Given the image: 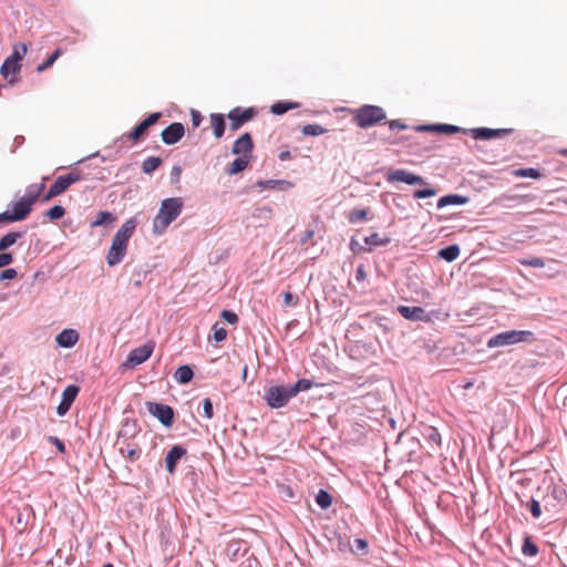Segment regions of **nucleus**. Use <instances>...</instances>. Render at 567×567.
I'll list each match as a JSON object with an SVG mask.
<instances>
[{
    "instance_id": "f257e3e1",
    "label": "nucleus",
    "mask_w": 567,
    "mask_h": 567,
    "mask_svg": "<svg viewBox=\"0 0 567 567\" xmlns=\"http://www.w3.org/2000/svg\"><path fill=\"white\" fill-rule=\"evenodd\" d=\"M537 493L549 519L555 518L567 506V488L563 483H544L537 488Z\"/></svg>"
},
{
    "instance_id": "f03ea898",
    "label": "nucleus",
    "mask_w": 567,
    "mask_h": 567,
    "mask_svg": "<svg viewBox=\"0 0 567 567\" xmlns=\"http://www.w3.org/2000/svg\"><path fill=\"white\" fill-rule=\"evenodd\" d=\"M184 200L182 197L165 198L153 220V233L162 235L167 227L182 214Z\"/></svg>"
},
{
    "instance_id": "7ed1b4c3",
    "label": "nucleus",
    "mask_w": 567,
    "mask_h": 567,
    "mask_svg": "<svg viewBox=\"0 0 567 567\" xmlns=\"http://www.w3.org/2000/svg\"><path fill=\"white\" fill-rule=\"evenodd\" d=\"M385 118V111L381 106L371 104H365L359 107L353 116V121L361 128L377 125L383 122Z\"/></svg>"
},
{
    "instance_id": "20e7f679",
    "label": "nucleus",
    "mask_w": 567,
    "mask_h": 567,
    "mask_svg": "<svg viewBox=\"0 0 567 567\" xmlns=\"http://www.w3.org/2000/svg\"><path fill=\"white\" fill-rule=\"evenodd\" d=\"M534 333L528 330H507L492 337L487 341L488 348L511 346L518 342L532 341Z\"/></svg>"
},
{
    "instance_id": "39448f33",
    "label": "nucleus",
    "mask_w": 567,
    "mask_h": 567,
    "mask_svg": "<svg viewBox=\"0 0 567 567\" xmlns=\"http://www.w3.org/2000/svg\"><path fill=\"white\" fill-rule=\"evenodd\" d=\"M292 398L293 394L291 392L290 384L269 386L266 389L264 395V400L271 409L284 408Z\"/></svg>"
},
{
    "instance_id": "423d86ee",
    "label": "nucleus",
    "mask_w": 567,
    "mask_h": 567,
    "mask_svg": "<svg viewBox=\"0 0 567 567\" xmlns=\"http://www.w3.org/2000/svg\"><path fill=\"white\" fill-rule=\"evenodd\" d=\"M11 210L0 213V224H11L24 220L31 213L32 206L23 197L11 203Z\"/></svg>"
},
{
    "instance_id": "0eeeda50",
    "label": "nucleus",
    "mask_w": 567,
    "mask_h": 567,
    "mask_svg": "<svg viewBox=\"0 0 567 567\" xmlns=\"http://www.w3.org/2000/svg\"><path fill=\"white\" fill-rule=\"evenodd\" d=\"M398 312L406 320L422 321L426 323L437 319L440 313L437 310L426 312L422 307L410 306H399Z\"/></svg>"
},
{
    "instance_id": "6e6552de",
    "label": "nucleus",
    "mask_w": 567,
    "mask_h": 567,
    "mask_svg": "<svg viewBox=\"0 0 567 567\" xmlns=\"http://www.w3.org/2000/svg\"><path fill=\"white\" fill-rule=\"evenodd\" d=\"M384 178L389 184H394V183H405L408 185H424V184H426L422 176L413 174L403 168L388 171L384 175Z\"/></svg>"
},
{
    "instance_id": "1a4fd4ad",
    "label": "nucleus",
    "mask_w": 567,
    "mask_h": 567,
    "mask_svg": "<svg viewBox=\"0 0 567 567\" xmlns=\"http://www.w3.org/2000/svg\"><path fill=\"white\" fill-rule=\"evenodd\" d=\"M81 181V176L78 173H68L65 175H60L55 182L50 186L49 192L44 196L43 200H49L55 196L64 193L72 184Z\"/></svg>"
},
{
    "instance_id": "9d476101",
    "label": "nucleus",
    "mask_w": 567,
    "mask_h": 567,
    "mask_svg": "<svg viewBox=\"0 0 567 567\" xmlns=\"http://www.w3.org/2000/svg\"><path fill=\"white\" fill-rule=\"evenodd\" d=\"M147 411L156 417L164 426L169 427L174 422V410L172 406L158 402H146Z\"/></svg>"
},
{
    "instance_id": "9b49d317",
    "label": "nucleus",
    "mask_w": 567,
    "mask_h": 567,
    "mask_svg": "<svg viewBox=\"0 0 567 567\" xmlns=\"http://www.w3.org/2000/svg\"><path fill=\"white\" fill-rule=\"evenodd\" d=\"M256 114L254 107L241 109L235 107L228 113V118L230 121V130L233 132L238 131L245 123L250 121Z\"/></svg>"
},
{
    "instance_id": "f8f14e48",
    "label": "nucleus",
    "mask_w": 567,
    "mask_h": 567,
    "mask_svg": "<svg viewBox=\"0 0 567 567\" xmlns=\"http://www.w3.org/2000/svg\"><path fill=\"white\" fill-rule=\"evenodd\" d=\"M128 243L120 240L113 236L111 247L106 255V262L110 267L116 266L124 259Z\"/></svg>"
},
{
    "instance_id": "ddd939ff",
    "label": "nucleus",
    "mask_w": 567,
    "mask_h": 567,
    "mask_svg": "<svg viewBox=\"0 0 567 567\" xmlns=\"http://www.w3.org/2000/svg\"><path fill=\"white\" fill-rule=\"evenodd\" d=\"M153 351L154 344L152 342L133 349L127 355L125 365L136 367L144 363L152 355Z\"/></svg>"
},
{
    "instance_id": "4468645a",
    "label": "nucleus",
    "mask_w": 567,
    "mask_h": 567,
    "mask_svg": "<svg viewBox=\"0 0 567 567\" xmlns=\"http://www.w3.org/2000/svg\"><path fill=\"white\" fill-rule=\"evenodd\" d=\"M514 132V128H488V127H476L468 130L473 138L475 140H492V138H501L506 135H509Z\"/></svg>"
},
{
    "instance_id": "2eb2a0df",
    "label": "nucleus",
    "mask_w": 567,
    "mask_h": 567,
    "mask_svg": "<svg viewBox=\"0 0 567 567\" xmlns=\"http://www.w3.org/2000/svg\"><path fill=\"white\" fill-rule=\"evenodd\" d=\"M141 432V426L135 419H125L116 435L115 445H120L121 441H130L135 439Z\"/></svg>"
},
{
    "instance_id": "dca6fc26",
    "label": "nucleus",
    "mask_w": 567,
    "mask_h": 567,
    "mask_svg": "<svg viewBox=\"0 0 567 567\" xmlns=\"http://www.w3.org/2000/svg\"><path fill=\"white\" fill-rule=\"evenodd\" d=\"M79 392L80 388L75 384H70L63 390L61 402L56 408L59 416H64L69 412Z\"/></svg>"
},
{
    "instance_id": "f3484780",
    "label": "nucleus",
    "mask_w": 567,
    "mask_h": 567,
    "mask_svg": "<svg viewBox=\"0 0 567 567\" xmlns=\"http://www.w3.org/2000/svg\"><path fill=\"white\" fill-rule=\"evenodd\" d=\"M184 134H185L184 125L179 122H174V123L169 124L168 126H166L162 131L161 137H162V141L164 144L174 145L182 140Z\"/></svg>"
},
{
    "instance_id": "a211bd4d",
    "label": "nucleus",
    "mask_w": 567,
    "mask_h": 567,
    "mask_svg": "<svg viewBox=\"0 0 567 567\" xmlns=\"http://www.w3.org/2000/svg\"><path fill=\"white\" fill-rule=\"evenodd\" d=\"M187 454V450L179 444L172 446L165 456V467L169 474H174L177 463Z\"/></svg>"
},
{
    "instance_id": "6ab92c4d",
    "label": "nucleus",
    "mask_w": 567,
    "mask_h": 567,
    "mask_svg": "<svg viewBox=\"0 0 567 567\" xmlns=\"http://www.w3.org/2000/svg\"><path fill=\"white\" fill-rule=\"evenodd\" d=\"M254 150L252 137L249 133L240 135L233 145L231 153L239 156H250Z\"/></svg>"
},
{
    "instance_id": "aec40b11",
    "label": "nucleus",
    "mask_w": 567,
    "mask_h": 567,
    "mask_svg": "<svg viewBox=\"0 0 567 567\" xmlns=\"http://www.w3.org/2000/svg\"><path fill=\"white\" fill-rule=\"evenodd\" d=\"M118 453L126 458L130 463H134L142 455V450L137 444L130 443L128 441H121L118 445Z\"/></svg>"
},
{
    "instance_id": "412c9836",
    "label": "nucleus",
    "mask_w": 567,
    "mask_h": 567,
    "mask_svg": "<svg viewBox=\"0 0 567 567\" xmlns=\"http://www.w3.org/2000/svg\"><path fill=\"white\" fill-rule=\"evenodd\" d=\"M138 225V219L136 216H133L125 220V223L118 228L115 233L114 237L128 243L130 238L133 236L136 227Z\"/></svg>"
},
{
    "instance_id": "4be33fe9",
    "label": "nucleus",
    "mask_w": 567,
    "mask_h": 567,
    "mask_svg": "<svg viewBox=\"0 0 567 567\" xmlns=\"http://www.w3.org/2000/svg\"><path fill=\"white\" fill-rule=\"evenodd\" d=\"M78 340L79 333L73 329H64L55 338L58 346L65 349L72 348Z\"/></svg>"
},
{
    "instance_id": "5701e85b",
    "label": "nucleus",
    "mask_w": 567,
    "mask_h": 567,
    "mask_svg": "<svg viewBox=\"0 0 567 567\" xmlns=\"http://www.w3.org/2000/svg\"><path fill=\"white\" fill-rule=\"evenodd\" d=\"M256 186L262 189L287 190L292 187V183L285 179H266L258 181Z\"/></svg>"
},
{
    "instance_id": "b1692460",
    "label": "nucleus",
    "mask_w": 567,
    "mask_h": 567,
    "mask_svg": "<svg viewBox=\"0 0 567 567\" xmlns=\"http://www.w3.org/2000/svg\"><path fill=\"white\" fill-rule=\"evenodd\" d=\"M468 202V197L460 194H450L441 197L437 200V208H444L449 205H464Z\"/></svg>"
},
{
    "instance_id": "393cba45",
    "label": "nucleus",
    "mask_w": 567,
    "mask_h": 567,
    "mask_svg": "<svg viewBox=\"0 0 567 567\" xmlns=\"http://www.w3.org/2000/svg\"><path fill=\"white\" fill-rule=\"evenodd\" d=\"M248 164H249L248 156H238L227 166L226 173L228 175L239 174L247 168Z\"/></svg>"
},
{
    "instance_id": "a878e982",
    "label": "nucleus",
    "mask_w": 567,
    "mask_h": 567,
    "mask_svg": "<svg viewBox=\"0 0 567 567\" xmlns=\"http://www.w3.org/2000/svg\"><path fill=\"white\" fill-rule=\"evenodd\" d=\"M210 122H212V127H213L215 137L216 138L223 137V135L225 133V127H226L224 115L220 113H213L210 115Z\"/></svg>"
},
{
    "instance_id": "bb28decb",
    "label": "nucleus",
    "mask_w": 567,
    "mask_h": 567,
    "mask_svg": "<svg viewBox=\"0 0 567 567\" xmlns=\"http://www.w3.org/2000/svg\"><path fill=\"white\" fill-rule=\"evenodd\" d=\"M25 231H9L0 238V251H4L23 237Z\"/></svg>"
},
{
    "instance_id": "cd10ccee",
    "label": "nucleus",
    "mask_w": 567,
    "mask_h": 567,
    "mask_svg": "<svg viewBox=\"0 0 567 567\" xmlns=\"http://www.w3.org/2000/svg\"><path fill=\"white\" fill-rule=\"evenodd\" d=\"M174 378L179 384H187L193 380L194 372L189 365L184 364L177 368Z\"/></svg>"
},
{
    "instance_id": "c85d7f7f",
    "label": "nucleus",
    "mask_w": 567,
    "mask_h": 567,
    "mask_svg": "<svg viewBox=\"0 0 567 567\" xmlns=\"http://www.w3.org/2000/svg\"><path fill=\"white\" fill-rule=\"evenodd\" d=\"M460 246L453 244L440 249L437 256L447 262H452L460 256Z\"/></svg>"
},
{
    "instance_id": "c756f323",
    "label": "nucleus",
    "mask_w": 567,
    "mask_h": 567,
    "mask_svg": "<svg viewBox=\"0 0 567 567\" xmlns=\"http://www.w3.org/2000/svg\"><path fill=\"white\" fill-rule=\"evenodd\" d=\"M44 188V184H31L25 189L23 198L30 203L31 206L38 200L40 194Z\"/></svg>"
},
{
    "instance_id": "7c9ffc66",
    "label": "nucleus",
    "mask_w": 567,
    "mask_h": 567,
    "mask_svg": "<svg viewBox=\"0 0 567 567\" xmlns=\"http://www.w3.org/2000/svg\"><path fill=\"white\" fill-rule=\"evenodd\" d=\"M526 506L528 507L532 516L535 519L540 518L542 515L545 514L544 508H543V504H540V497L538 496L537 492L532 497V499L528 503H526Z\"/></svg>"
},
{
    "instance_id": "2f4dec72",
    "label": "nucleus",
    "mask_w": 567,
    "mask_h": 567,
    "mask_svg": "<svg viewBox=\"0 0 567 567\" xmlns=\"http://www.w3.org/2000/svg\"><path fill=\"white\" fill-rule=\"evenodd\" d=\"M298 102L279 101L271 105L270 111L275 115H282L286 112L299 107Z\"/></svg>"
},
{
    "instance_id": "473e14b6",
    "label": "nucleus",
    "mask_w": 567,
    "mask_h": 567,
    "mask_svg": "<svg viewBox=\"0 0 567 567\" xmlns=\"http://www.w3.org/2000/svg\"><path fill=\"white\" fill-rule=\"evenodd\" d=\"M21 70V63H17L7 58L0 68V73L3 78L8 79L11 74H17Z\"/></svg>"
},
{
    "instance_id": "72a5a7b5",
    "label": "nucleus",
    "mask_w": 567,
    "mask_h": 567,
    "mask_svg": "<svg viewBox=\"0 0 567 567\" xmlns=\"http://www.w3.org/2000/svg\"><path fill=\"white\" fill-rule=\"evenodd\" d=\"M162 163H163V161L161 157L150 156L143 161L142 172L144 174L151 175L162 165Z\"/></svg>"
},
{
    "instance_id": "f704fd0d",
    "label": "nucleus",
    "mask_w": 567,
    "mask_h": 567,
    "mask_svg": "<svg viewBox=\"0 0 567 567\" xmlns=\"http://www.w3.org/2000/svg\"><path fill=\"white\" fill-rule=\"evenodd\" d=\"M116 219L115 215L107 210H101L96 214L95 219L91 221V227H100L113 223Z\"/></svg>"
},
{
    "instance_id": "c9c22d12",
    "label": "nucleus",
    "mask_w": 567,
    "mask_h": 567,
    "mask_svg": "<svg viewBox=\"0 0 567 567\" xmlns=\"http://www.w3.org/2000/svg\"><path fill=\"white\" fill-rule=\"evenodd\" d=\"M148 130V127L141 121L130 133L122 135L121 140L138 141Z\"/></svg>"
},
{
    "instance_id": "e433bc0d",
    "label": "nucleus",
    "mask_w": 567,
    "mask_h": 567,
    "mask_svg": "<svg viewBox=\"0 0 567 567\" xmlns=\"http://www.w3.org/2000/svg\"><path fill=\"white\" fill-rule=\"evenodd\" d=\"M539 551L538 546L533 542L530 536L524 538L522 553L526 557H535Z\"/></svg>"
},
{
    "instance_id": "4c0bfd02",
    "label": "nucleus",
    "mask_w": 567,
    "mask_h": 567,
    "mask_svg": "<svg viewBox=\"0 0 567 567\" xmlns=\"http://www.w3.org/2000/svg\"><path fill=\"white\" fill-rule=\"evenodd\" d=\"M364 243L370 246L369 248L386 246L391 243V238L388 236L380 237L378 233H373L364 238Z\"/></svg>"
},
{
    "instance_id": "58836bf2",
    "label": "nucleus",
    "mask_w": 567,
    "mask_h": 567,
    "mask_svg": "<svg viewBox=\"0 0 567 567\" xmlns=\"http://www.w3.org/2000/svg\"><path fill=\"white\" fill-rule=\"evenodd\" d=\"M316 503L321 509H327L332 504V496L328 491L319 489L316 495Z\"/></svg>"
},
{
    "instance_id": "ea45409f",
    "label": "nucleus",
    "mask_w": 567,
    "mask_h": 567,
    "mask_svg": "<svg viewBox=\"0 0 567 567\" xmlns=\"http://www.w3.org/2000/svg\"><path fill=\"white\" fill-rule=\"evenodd\" d=\"M313 382L308 379H299L295 384H290L291 392L296 396L299 392L308 391L312 388Z\"/></svg>"
},
{
    "instance_id": "a19ab883",
    "label": "nucleus",
    "mask_w": 567,
    "mask_h": 567,
    "mask_svg": "<svg viewBox=\"0 0 567 567\" xmlns=\"http://www.w3.org/2000/svg\"><path fill=\"white\" fill-rule=\"evenodd\" d=\"M368 215H369V209L368 208L353 209V210L350 212V214L348 216V220L351 224H357L359 221L367 220L368 219Z\"/></svg>"
},
{
    "instance_id": "79ce46f5",
    "label": "nucleus",
    "mask_w": 567,
    "mask_h": 567,
    "mask_svg": "<svg viewBox=\"0 0 567 567\" xmlns=\"http://www.w3.org/2000/svg\"><path fill=\"white\" fill-rule=\"evenodd\" d=\"M61 53H62V50H61L60 48H58L56 50H54V51H53V52L48 56V59H47L43 63H41V64H39V65L37 66V71H38V72H43V71H45L47 69H49V68H50V66H51V65L56 61V59L61 55Z\"/></svg>"
},
{
    "instance_id": "37998d69",
    "label": "nucleus",
    "mask_w": 567,
    "mask_h": 567,
    "mask_svg": "<svg viewBox=\"0 0 567 567\" xmlns=\"http://www.w3.org/2000/svg\"><path fill=\"white\" fill-rule=\"evenodd\" d=\"M424 437L429 441L434 443L437 447L442 444V437L437 429L435 427H427L424 432Z\"/></svg>"
},
{
    "instance_id": "c03bdc74",
    "label": "nucleus",
    "mask_w": 567,
    "mask_h": 567,
    "mask_svg": "<svg viewBox=\"0 0 567 567\" xmlns=\"http://www.w3.org/2000/svg\"><path fill=\"white\" fill-rule=\"evenodd\" d=\"M327 130L319 124H307L302 127V134L306 136H319Z\"/></svg>"
},
{
    "instance_id": "a18cd8bd",
    "label": "nucleus",
    "mask_w": 567,
    "mask_h": 567,
    "mask_svg": "<svg viewBox=\"0 0 567 567\" xmlns=\"http://www.w3.org/2000/svg\"><path fill=\"white\" fill-rule=\"evenodd\" d=\"M27 51H28L27 44L20 43L19 45H14L11 55H9L8 58L17 63H21Z\"/></svg>"
},
{
    "instance_id": "49530a36",
    "label": "nucleus",
    "mask_w": 567,
    "mask_h": 567,
    "mask_svg": "<svg viewBox=\"0 0 567 567\" xmlns=\"http://www.w3.org/2000/svg\"><path fill=\"white\" fill-rule=\"evenodd\" d=\"M515 175L518 177H529V178L537 179L542 176V173L537 168L527 167V168L516 169Z\"/></svg>"
},
{
    "instance_id": "de8ad7c7",
    "label": "nucleus",
    "mask_w": 567,
    "mask_h": 567,
    "mask_svg": "<svg viewBox=\"0 0 567 567\" xmlns=\"http://www.w3.org/2000/svg\"><path fill=\"white\" fill-rule=\"evenodd\" d=\"M436 132L444 134H455L458 132L467 133L468 130L452 124H437Z\"/></svg>"
},
{
    "instance_id": "09e8293b",
    "label": "nucleus",
    "mask_w": 567,
    "mask_h": 567,
    "mask_svg": "<svg viewBox=\"0 0 567 567\" xmlns=\"http://www.w3.org/2000/svg\"><path fill=\"white\" fill-rule=\"evenodd\" d=\"M65 209L61 205H54L45 212V216L51 220L60 219L64 216Z\"/></svg>"
},
{
    "instance_id": "8fccbe9b",
    "label": "nucleus",
    "mask_w": 567,
    "mask_h": 567,
    "mask_svg": "<svg viewBox=\"0 0 567 567\" xmlns=\"http://www.w3.org/2000/svg\"><path fill=\"white\" fill-rule=\"evenodd\" d=\"M147 275L146 270L135 269L132 274V284L135 288H140Z\"/></svg>"
},
{
    "instance_id": "3c124183",
    "label": "nucleus",
    "mask_w": 567,
    "mask_h": 567,
    "mask_svg": "<svg viewBox=\"0 0 567 567\" xmlns=\"http://www.w3.org/2000/svg\"><path fill=\"white\" fill-rule=\"evenodd\" d=\"M524 266L533 267V268H542L545 266V261L540 257H529L522 259L519 261Z\"/></svg>"
},
{
    "instance_id": "603ef678",
    "label": "nucleus",
    "mask_w": 567,
    "mask_h": 567,
    "mask_svg": "<svg viewBox=\"0 0 567 567\" xmlns=\"http://www.w3.org/2000/svg\"><path fill=\"white\" fill-rule=\"evenodd\" d=\"M213 339L216 341V342H221L226 339L227 337V331L224 327H220L217 322L213 326Z\"/></svg>"
},
{
    "instance_id": "864d4df0",
    "label": "nucleus",
    "mask_w": 567,
    "mask_h": 567,
    "mask_svg": "<svg viewBox=\"0 0 567 567\" xmlns=\"http://www.w3.org/2000/svg\"><path fill=\"white\" fill-rule=\"evenodd\" d=\"M436 195V189L433 187L417 189L413 193V197L416 199L429 198Z\"/></svg>"
},
{
    "instance_id": "5fc2aeb1",
    "label": "nucleus",
    "mask_w": 567,
    "mask_h": 567,
    "mask_svg": "<svg viewBox=\"0 0 567 567\" xmlns=\"http://www.w3.org/2000/svg\"><path fill=\"white\" fill-rule=\"evenodd\" d=\"M203 415L206 419H212L214 416L213 402L209 398H206L203 401Z\"/></svg>"
},
{
    "instance_id": "6e6d98bb",
    "label": "nucleus",
    "mask_w": 567,
    "mask_h": 567,
    "mask_svg": "<svg viewBox=\"0 0 567 567\" xmlns=\"http://www.w3.org/2000/svg\"><path fill=\"white\" fill-rule=\"evenodd\" d=\"M355 549H352L353 553H361L362 555L368 554V542L363 538L354 539Z\"/></svg>"
},
{
    "instance_id": "4d7b16f0",
    "label": "nucleus",
    "mask_w": 567,
    "mask_h": 567,
    "mask_svg": "<svg viewBox=\"0 0 567 567\" xmlns=\"http://www.w3.org/2000/svg\"><path fill=\"white\" fill-rule=\"evenodd\" d=\"M220 318L230 324H235L238 322V316L231 310H223L220 313Z\"/></svg>"
},
{
    "instance_id": "13d9d810",
    "label": "nucleus",
    "mask_w": 567,
    "mask_h": 567,
    "mask_svg": "<svg viewBox=\"0 0 567 567\" xmlns=\"http://www.w3.org/2000/svg\"><path fill=\"white\" fill-rule=\"evenodd\" d=\"M48 441L51 444H53L60 453H62V454L65 453V445H64V443L59 437L50 435L48 437Z\"/></svg>"
},
{
    "instance_id": "bf43d9fd",
    "label": "nucleus",
    "mask_w": 567,
    "mask_h": 567,
    "mask_svg": "<svg viewBox=\"0 0 567 567\" xmlns=\"http://www.w3.org/2000/svg\"><path fill=\"white\" fill-rule=\"evenodd\" d=\"M18 275L14 268H7L0 272V280H11Z\"/></svg>"
},
{
    "instance_id": "052dcab7",
    "label": "nucleus",
    "mask_w": 567,
    "mask_h": 567,
    "mask_svg": "<svg viewBox=\"0 0 567 567\" xmlns=\"http://www.w3.org/2000/svg\"><path fill=\"white\" fill-rule=\"evenodd\" d=\"M182 168L179 165H174L171 171V183L177 184L181 179Z\"/></svg>"
},
{
    "instance_id": "680f3d73",
    "label": "nucleus",
    "mask_w": 567,
    "mask_h": 567,
    "mask_svg": "<svg viewBox=\"0 0 567 567\" xmlns=\"http://www.w3.org/2000/svg\"><path fill=\"white\" fill-rule=\"evenodd\" d=\"M350 249L353 251V252H361V251H372V248H364L363 246H361L354 238H351L350 240Z\"/></svg>"
},
{
    "instance_id": "e2e57ef3",
    "label": "nucleus",
    "mask_w": 567,
    "mask_h": 567,
    "mask_svg": "<svg viewBox=\"0 0 567 567\" xmlns=\"http://www.w3.org/2000/svg\"><path fill=\"white\" fill-rule=\"evenodd\" d=\"M161 117V113H152L147 117L143 120V123L150 128L152 125H154Z\"/></svg>"
},
{
    "instance_id": "0e129e2a",
    "label": "nucleus",
    "mask_w": 567,
    "mask_h": 567,
    "mask_svg": "<svg viewBox=\"0 0 567 567\" xmlns=\"http://www.w3.org/2000/svg\"><path fill=\"white\" fill-rule=\"evenodd\" d=\"M13 261V256L10 252L0 254V268L10 265Z\"/></svg>"
},
{
    "instance_id": "69168bd1",
    "label": "nucleus",
    "mask_w": 567,
    "mask_h": 567,
    "mask_svg": "<svg viewBox=\"0 0 567 567\" xmlns=\"http://www.w3.org/2000/svg\"><path fill=\"white\" fill-rule=\"evenodd\" d=\"M390 130H406L408 125L400 120H391L388 122Z\"/></svg>"
},
{
    "instance_id": "338daca9",
    "label": "nucleus",
    "mask_w": 567,
    "mask_h": 567,
    "mask_svg": "<svg viewBox=\"0 0 567 567\" xmlns=\"http://www.w3.org/2000/svg\"><path fill=\"white\" fill-rule=\"evenodd\" d=\"M367 278V272L363 265H359L355 269V279L357 281L361 282L364 281Z\"/></svg>"
},
{
    "instance_id": "774afa93",
    "label": "nucleus",
    "mask_w": 567,
    "mask_h": 567,
    "mask_svg": "<svg viewBox=\"0 0 567 567\" xmlns=\"http://www.w3.org/2000/svg\"><path fill=\"white\" fill-rule=\"evenodd\" d=\"M190 115H192V124H193V126L194 127H198L200 125V123H202V120H203L200 113L198 111H196V110H192Z\"/></svg>"
}]
</instances>
